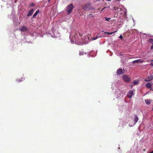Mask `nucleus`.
<instances>
[{
  "label": "nucleus",
  "mask_w": 153,
  "mask_h": 153,
  "mask_svg": "<svg viewBox=\"0 0 153 153\" xmlns=\"http://www.w3.org/2000/svg\"><path fill=\"white\" fill-rule=\"evenodd\" d=\"M74 5L72 4L68 5L67 7L66 11L68 13V14H69L71 12V10L74 8Z\"/></svg>",
  "instance_id": "obj_1"
},
{
  "label": "nucleus",
  "mask_w": 153,
  "mask_h": 153,
  "mask_svg": "<svg viewBox=\"0 0 153 153\" xmlns=\"http://www.w3.org/2000/svg\"><path fill=\"white\" fill-rule=\"evenodd\" d=\"M123 79L124 81L127 82H129L130 80L128 76L126 75H124L123 76Z\"/></svg>",
  "instance_id": "obj_2"
},
{
  "label": "nucleus",
  "mask_w": 153,
  "mask_h": 153,
  "mask_svg": "<svg viewBox=\"0 0 153 153\" xmlns=\"http://www.w3.org/2000/svg\"><path fill=\"white\" fill-rule=\"evenodd\" d=\"M133 94V91L132 90L130 91L127 93V97L128 98H130L132 97Z\"/></svg>",
  "instance_id": "obj_3"
},
{
  "label": "nucleus",
  "mask_w": 153,
  "mask_h": 153,
  "mask_svg": "<svg viewBox=\"0 0 153 153\" xmlns=\"http://www.w3.org/2000/svg\"><path fill=\"white\" fill-rule=\"evenodd\" d=\"M153 78V75H150L148 76V77L145 79L146 81H149L151 80Z\"/></svg>",
  "instance_id": "obj_4"
},
{
  "label": "nucleus",
  "mask_w": 153,
  "mask_h": 153,
  "mask_svg": "<svg viewBox=\"0 0 153 153\" xmlns=\"http://www.w3.org/2000/svg\"><path fill=\"white\" fill-rule=\"evenodd\" d=\"M117 74L119 75H121L123 74V71L122 68L118 69L117 71Z\"/></svg>",
  "instance_id": "obj_5"
},
{
  "label": "nucleus",
  "mask_w": 153,
  "mask_h": 153,
  "mask_svg": "<svg viewBox=\"0 0 153 153\" xmlns=\"http://www.w3.org/2000/svg\"><path fill=\"white\" fill-rule=\"evenodd\" d=\"M143 62V60H141L140 59H139L133 61L132 63L133 64H135L136 63H139Z\"/></svg>",
  "instance_id": "obj_6"
},
{
  "label": "nucleus",
  "mask_w": 153,
  "mask_h": 153,
  "mask_svg": "<svg viewBox=\"0 0 153 153\" xmlns=\"http://www.w3.org/2000/svg\"><path fill=\"white\" fill-rule=\"evenodd\" d=\"M33 9H32L31 10H30L29 13H28L27 16H31L32 14H33Z\"/></svg>",
  "instance_id": "obj_7"
},
{
  "label": "nucleus",
  "mask_w": 153,
  "mask_h": 153,
  "mask_svg": "<svg viewBox=\"0 0 153 153\" xmlns=\"http://www.w3.org/2000/svg\"><path fill=\"white\" fill-rule=\"evenodd\" d=\"M27 30V27L25 26H23L20 29H19V30H20L21 31H26Z\"/></svg>",
  "instance_id": "obj_8"
},
{
  "label": "nucleus",
  "mask_w": 153,
  "mask_h": 153,
  "mask_svg": "<svg viewBox=\"0 0 153 153\" xmlns=\"http://www.w3.org/2000/svg\"><path fill=\"white\" fill-rule=\"evenodd\" d=\"M138 119H139V118H138V117L136 115H135V116L134 117V122L135 123H136L138 121Z\"/></svg>",
  "instance_id": "obj_9"
},
{
  "label": "nucleus",
  "mask_w": 153,
  "mask_h": 153,
  "mask_svg": "<svg viewBox=\"0 0 153 153\" xmlns=\"http://www.w3.org/2000/svg\"><path fill=\"white\" fill-rule=\"evenodd\" d=\"M39 12V10H37L36 12L34 13L33 14V18H35L36 16L38 14V13Z\"/></svg>",
  "instance_id": "obj_10"
},
{
  "label": "nucleus",
  "mask_w": 153,
  "mask_h": 153,
  "mask_svg": "<svg viewBox=\"0 0 153 153\" xmlns=\"http://www.w3.org/2000/svg\"><path fill=\"white\" fill-rule=\"evenodd\" d=\"M152 84H151L150 83L148 82L146 85V86L147 88H150L151 87Z\"/></svg>",
  "instance_id": "obj_11"
},
{
  "label": "nucleus",
  "mask_w": 153,
  "mask_h": 153,
  "mask_svg": "<svg viewBox=\"0 0 153 153\" xmlns=\"http://www.w3.org/2000/svg\"><path fill=\"white\" fill-rule=\"evenodd\" d=\"M145 102L147 105H149L151 103V100H145Z\"/></svg>",
  "instance_id": "obj_12"
},
{
  "label": "nucleus",
  "mask_w": 153,
  "mask_h": 153,
  "mask_svg": "<svg viewBox=\"0 0 153 153\" xmlns=\"http://www.w3.org/2000/svg\"><path fill=\"white\" fill-rule=\"evenodd\" d=\"M148 42L149 43L152 44H153V39H150L148 40Z\"/></svg>",
  "instance_id": "obj_13"
},
{
  "label": "nucleus",
  "mask_w": 153,
  "mask_h": 153,
  "mask_svg": "<svg viewBox=\"0 0 153 153\" xmlns=\"http://www.w3.org/2000/svg\"><path fill=\"white\" fill-rule=\"evenodd\" d=\"M89 6L88 4H85L84 5V6L83 7V9L85 10H86L87 9V8L89 7Z\"/></svg>",
  "instance_id": "obj_14"
},
{
  "label": "nucleus",
  "mask_w": 153,
  "mask_h": 153,
  "mask_svg": "<svg viewBox=\"0 0 153 153\" xmlns=\"http://www.w3.org/2000/svg\"><path fill=\"white\" fill-rule=\"evenodd\" d=\"M133 83L135 85H137L138 84V82L137 80H134L133 81Z\"/></svg>",
  "instance_id": "obj_15"
},
{
  "label": "nucleus",
  "mask_w": 153,
  "mask_h": 153,
  "mask_svg": "<svg viewBox=\"0 0 153 153\" xmlns=\"http://www.w3.org/2000/svg\"><path fill=\"white\" fill-rule=\"evenodd\" d=\"M117 32V31H114L113 32L110 33V32H105V33H107L108 35H111V34H113V33H115Z\"/></svg>",
  "instance_id": "obj_16"
},
{
  "label": "nucleus",
  "mask_w": 153,
  "mask_h": 153,
  "mask_svg": "<svg viewBox=\"0 0 153 153\" xmlns=\"http://www.w3.org/2000/svg\"><path fill=\"white\" fill-rule=\"evenodd\" d=\"M105 20L106 21H109L111 19V18H108V17H105Z\"/></svg>",
  "instance_id": "obj_17"
},
{
  "label": "nucleus",
  "mask_w": 153,
  "mask_h": 153,
  "mask_svg": "<svg viewBox=\"0 0 153 153\" xmlns=\"http://www.w3.org/2000/svg\"><path fill=\"white\" fill-rule=\"evenodd\" d=\"M150 90L153 91V83L151 85Z\"/></svg>",
  "instance_id": "obj_18"
},
{
  "label": "nucleus",
  "mask_w": 153,
  "mask_h": 153,
  "mask_svg": "<svg viewBox=\"0 0 153 153\" xmlns=\"http://www.w3.org/2000/svg\"><path fill=\"white\" fill-rule=\"evenodd\" d=\"M30 6H34V4L33 3H31L30 4Z\"/></svg>",
  "instance_id": "obj_19"
},
{
  "label": "nucleus",
  "mask_w": 153,
  "mask_h": 153,
  "mask_svg": "<svg viewBox=\"0 0 153 153\" xmlns=\"http://www.w3.org/2000/svg\"><path fill=\"white\" fill-rule=\"evenodd\" d=\"M97 38H98V37L97 36L96 37H93L92 39L93 40H95L96 39H97Z\"/></svg>",
  "instance_id": "obj_20"
},
{
  "label": "nucleus",
  "mask_w": 153,
  "mask_h": 153,
  "mask_svg": "<svg viewBox=\"0 0 153 153\" xmlns=\"http://www.w3.org/2000/svg\"><path fill=\"white\" fill-rule=\"evenodd\" d=\"M117 9V7H114L113 8V10H116Z\"/></svg>",
  "instance_id": "obj_21"
},
{
  "label": "nucleus",
  "mask_w": 153,
  "mask_h": 153,
  "mask_svg": "<svg viewBox=\"0 0 153 153\" xmlns=\"http://www.w3.org/2000/svg\"><path fill=\"white\" fill-rule=\"evenodd\" d=\"M119 38L121 39H123V37L122 36V35H120V36L119 37Z\"/></svg>",
  "instance_id": "obj_22"
},
{
  "label": "nucleus",
  "mask_w": 153,
  "mask_h": 153,
  "mask_svg": "<svg viewBox=\"0 0 153 153\" xmlns=\"http://www.w3.org/2000/svg\"><path fill=\"white\" fill-rule=\"evenodd\" d=\"M106 8V7H104L103 8H102V10L100 11V13H101V12L103 11V10L104 9H105V8Z\"/></svg>",
  "instance_id": "obj_23"
},
{
  "label": "nucleus",
  "mask_w": 153,
  "mask_h": 153,
  "mask_svg": "<svg viewBox=\"0 0 153 153\" xmlns=\"http://www.w3.org/2000/svg\"><path fill=\"white\" fill-rule=\"evenodd\" d=\"M79 36L80 37H82V35L81 34V33H79Z\"/></svg>",
  "instance_id": "obj_24"
},
{
  "label": "nucleus",
  "mask_w": 153,
  "mask_h": 153,
  "mask_svg": "<svg viewBox=\"0 0 153 153\" xmlns=\"http://www.w3.org/2000/svg\"><path fill=\"white\" fill-rule=\"evenodd\" d=\"M151 49H153V44L151 46Z\"/></svg>",
  "instance_id": "obj_25"
},
{
  "label": "nucleus",
  "mask_w": 153,
  "mask_h": 153,
  "mask_svg": "<svg viewBox=\"0 0 153 153\" xmlns=\"http://www.w3.org/2000/svg\"><path fill=\"white\" fill-rule=\"evenodd\" d=\"M150 65L152 66H153V62H151V63H150Z\"/></svg>",
  "instance_id": "obj_26"
},
{
  "label": "nucleus",
  "mask_w": 153,
  "mask_h": 153,
  "mask_svg": "<svg viewBox=\"0 0 153 153\" xmlns=\"http://www.w3.org/2000/svg\"><path fill=\"white\" fill-rule=\"evenodd\" d=\"M149 153H153V150L151 152H150Z\"/></svg>",
  "instance_id": "obj_27"
},
{
  "label": "nucleus",
  "mask_w": 153,
  "mask_h": 153,
  "mask_svg": "<svg viewBox=\"0 0 153 153\" xmlns=\"http://www.w3.org/2000/svg\"><path fill=\"white\" fill-rule=\"evenodd\" d=\"M143 151H145L146 149H143Z\"/></svg>",
  "instance_id": "obj_28"
},
{
  "label": "nucleus",
  "mask_w": 153,
  "mask_h": 153,
  "mask_svg": "<svg viewBox=\"0 0 153 153\" xmlns=\"http://www.w3.org/2000/svg\"><path fill=\"white\" fill-rule=\"evenodd\" d=\"M51 0H48V1L50 2Z\"/></svg>",
  "instance_id": "obj_29"
},
{
  "label": "nucleus",
  "mask_w": 153,
  "mask_h": 153,
  "mask_svg": "<svg viewBox=\"0 0 153 153\" xmlns=\"http://www.w3.org/2000/svg\"><path fill=\"white\" fill-rule=\"evenodd\" d=\"M125 14H126V12H125Z\"/></svg>",
  "instance_id": "obj_30"
},
{
  "label": "nucleus",
  "mask_w": 153,
  "mask_h": 153,
  "mask_svg": "<svg viewBox=\"0 0 153 153\" xmlns=\"http://www.w3.org/2000/svg\"><path fill=\"white\" fill-rule=\"evenodd\" d=\"M152 110H153V109H152Z\"/></svg>",
  "instance_id": "obj_31"
}]
</instances>
